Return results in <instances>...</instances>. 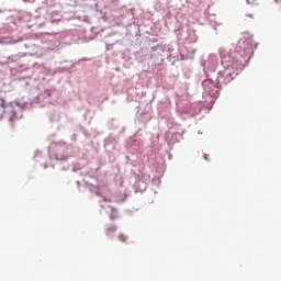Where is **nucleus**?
<instances>
[{"label": "nucleus", "instance_id": "f257e3e1", "mask_svg": "<svg viewBox=\"0 0 281 281\" xmlns=\"http://www.w3.org/2000/svg\"><path fill=\"white\" fill-rule=\"evenodd\" d=\"M222 65L224 67V82L229 85L238 74L244 69L243 61L238 58V55L225 54L221 52Z\"/></svg>", "mask_w": 281, "mask_h": 281}, {"label": "nucleus", "instance_id": "f03ea898", "mask_svg": "<svg viewBox=\"0 0 281 281\" xmlns=\"http://www.w3.org/2000/svg\"><path fill=\"white\" fill-rule=\"evenodd\" d=\"M3 115H5L10 122H14L16 111H14V105H12V103H8L5 102V99L0 98V120H3Z\"/></svg>", "mask_w": 281, "mask_h": 281}, {"label": "nucleus", "instance_id": "7ed1b4c3", "mask_svg": "<svg viewBox=\"0 0 281 281\" xmlns=\"http://www.w3.org/2000/svg\"><path fill=\"white\" fill-rule=\"evenodd\" d=\"M111 213H110V218L111 221H115V218H119L120 215L117 213V209L110 206Z\"/></svg>", "mask_w": 281, "mask_h": 281}, {"label": "nucleus", "instance_id": "20e7f679", "mask_svg": "<svg viewBox=\"0 0 281 281\" xmlns=\"http://www.w3.org/2000/svg\"><path fill=\"white\" fill-rule=\"evenodd\" d=\"M115 232H117V226H115V225H111L110 227H108L105 229L106 236H113V234H115Z\"/></svg>", "mask_w": 281, "mask_h": 281}, {"label": "nucleus", "instance_id": "39448f33", "mask_svg": "<svg viewBox=\"0 0 281 281\" xmlns=\"http://www.w3.org/2000/svg\"><path fill=\"white\" fill-rule=\"evenodd\" d=\"M119 240H121V243H126V240H128V237L124 234H120L119 235Z\"/></svg>", "mask_w": 281, "mask_h": 281}, {"label": "nucleus", "instance_id": "423d86ee", "mask_svg": "<svg viewBox=\"0 0 281 281\" xmlns=\"http://www.w3.org/2000/svg\"><path fill=\"white\" fill-rule=\"evenodd\" d=\"M276 1V3H279V4H281V0H274Z\"/></svg>", "mask_w": 281, "mask_h": 281}, {"label": "nucleus", "instance_id": "0eeeda50", "mask_svg": "<svg viewBox=\"0 0 281 281\" xmlns=\"http://www.w3.org/2000/svg\"><path fill=\"white\" fill-rule=\"evenodd\" d=\"M204 159H207V155H204Z\"/></svg>", "mask_w": 281, "mask_h": 281}, {"label": "nucleus", "instance_id": "6e6552de", "mask_svg": "<svg viewBox=\"0 0 281 281\" xmlns=\"http://www.w3.org/2000/svg\"><path fill=\"white\" fill-rule=\"evenodd\" d=\"M213 89H217L216 86H213Z\"/></svg>", "mask_w": 281, "mask_h": 281}, {"label": "nucleus", "instance_id": "1a4fd4ad", "mask_svg": "<svg viewBox=\"0 0 281 281\" xmlns=\"http://www.w3.org/2000/svg\"><path fill=\"white\" fill-rule=\"evenodd\" d=\"M213 89H217L216 86H213Z\"/></svg>", "mask_w": 281, "mask_h": 281}, {"label": "nucleus", "instance_id": "9d476101", "mask_svg": "<svg viewBox=\"0 0 281 281\" xmlns=\"http://www.w3.org/2000/svg\"><path fill=\"white\" fill-rule=\"evenodd\" d=\"M213 89H217L216 86H213Z\"/></svg>", "mask_w": 281, "mask_h": 281}, {"label": "nucleus", "instance_id": "9b49d317", "mask_svg": "<svg viewBox=\"0 0 281 281\" xmlns=\"http://www.w3.org/2000/svg\"><path fill=\"white\" fill-rule=\"evenodd\" d=\"M248 16H250V19H251L252 15H248Z\"/></svg>", "mask_w": 281, "mask_h": 281}]
</instances>
